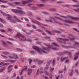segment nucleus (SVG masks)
Wrapping results in <instances>:
<instances>
[{"instance_id": "c9c22d12", "label": "nucleus", "mask_w": 79, "mask_h": 79, "mask_svg": "<svg viewBox=\"0 0 79 79\" xmlns=\"http://www.w3.org/2000/svg\"><path fill=\"white\" fill-rule=\"evenodd\" d=\"M0 21H1V22L2 23H5V21L1 18H0Z\"/></svg>"}, {"instance_id": "dca6fc26", "label": "nucleus", "mask_w": 79, "mask_h": 79, "mask_svg": "<svg viewBox=\"0 0 79 79\" xmlns=\"http://www.w3.org/2000/svg\"><path fill=\"white\" fill-rule=\"evenodd\" d=\"M65 53H69V57L70 58H71V57H72V54H71V53L69 52L68 51H66L65 52Z\"/></svg>"}, {"instance_id": "c756f323", "label": "nucleus", "mask_w": 79, "mask_h": 79, "mask_svg": "<svg viewBox=\"0 0 79 79\" xmlns=\"http://www.w3.org/2000/svg\"><path fill=\"white\" fill-rule=\"evenodd\" d=\"M36 31H38V32H43V31L42 30H41L39 29H37L36 30Z\"/></svg>"}, {"instance_id": "423d86ee", "label": "nucleus", "mask_w": 79, "mask_h": 79, "mask_svg": "<svg viewBox=\"0 0 79 79\" xmlns=\"http://www.w3.org/2000/svg\"><path fill=\"white\" fill-rule=\"evenodd\" d=\"M52 62V60H50L49 61L47 62V64L46 65V67H45V69H48V68L49 66H50V63Z\"/></svg>"}, {"instance_id": "0e129e2a", "label": "nucleus", "mask_w": 79, "mask_h": 79, "mask_svg": "<svg viewBox=\"0 0 79 79\" xmlns=\"http://www.w3.org/2000/svg\"><path fill=\"white\" fill-rule=\"evenodd\" d=\"M79 64V61H77V62L75 63V66H77V65Z\"/></svg>"}, {"instance_id": "37998d69", "label": "nucleus", "mask_w": 79, "mask_h": 79, "mask_svg": "<svg viewBox=\"0 0 79 79\" xmlns=\"http://www.w3.org/2000/svg\"><path fill=\"white\" fill-rule=\"evenodd\" d=\"M73 7H79V5H72Z\"/></svg>"}, {"instance_id": "603ef678", "label": "nucleus", "mask_w": 79, "mask_h": 79, "mask_svg": "<svg viewBox=\"0 0 79 79\" xmlns=\"http://www.w3.org/2000/svg\"><path fill=\"white\" fill-rule=\"evenodd\" d=\"M28 41L29 42H32V40L29 38H28L27 40V41Z\"/></svg>"}, {"instance_id": "a211bd4d", "label": "nucleus", "mask_w": 79, "mask_h": 79, "mask_svg": "<svg viewBox=\"0 0 79 79\" xmlns=\"http://www.w3.org/2000/svg\"><path fill=\"white\" fill-rule=\"evenodd\" d=\"M66 59H67V58H68V57H64V58H63L62 57H61L60 58V61L61 62H63V61H64V60H65L66 59Z\"/></svg>"}, {"instance_id": "a878e982", "label": "nucleus", "mask_w": 79, "mask_h": 79, "mask_svg": "<svg viewBox=\"0 0 79 79\" xmlns=\"http://www.w3.org/2000/svg\"><path fill=\"white\" fill-rule=\"evenodd\" d=\"M73 11H76V12H79V8H77L76 9H73Z\"/></svg>"}, {"instance_id": "7c9ffc66", "label": "nucleus", "mask_w": 79, "mask_h": 79, "mask_svg": "<svg viewBox=\"0 0 79 79\" xmlns=\"http://www.w3.org/2000/svg\"><path fill=\"white\" fill-rule=\"evenodd\" d=\"M14 3L16 4V5H19L21 4V2H14Z\"/></svg>"}, {"instance_id": "bb28decb", "label": "nucleus", "mask_w": 79, "mask_h": 79, "mask_svg": "<svg viewBox=\"0 0 79 79\" xmlns=\"http://www.w3.org/2000/svg\"><path fill=\"white\" fill-rule=\"evenodd\" d=\"M45 21H46V22H50V23H53V20L51 19H50V20H49L46 19Z\"/></svg>"}, {"instance_id": "a18cd8bd", "label": "nucleus", "mask_w": 79, "mask_h": 79, "mask_svg": "<svg viewBox=\"0 0 79 79\" xmlns=\"http://www.w3.org/2000/svg\"><path fill=\"white\" fill-rule=\"evenodd\" d=\"M56 3H59V4H60L61 3H63V2L61 1H57L56 2Z\"/></svg>"}, {"instance_id": "5fc2aeb1", "label": "nucleus", "mask_w": 79, "mask_h": 79, "mask_svg": "<svg viewBox=\"0 0 79 79\" xmlns=\"http://www.w3.org/2000/svg\"><path fill=\"white\" fill-rule=\"evenodd\" d=\"M20 60L22 61V62H24V59H23V58L20 57Z\"/></svg>"}, {"instance_id": "cd10ccee", "label": "nucleus", "mask_w": 79, "mask_h": 79, "mask_svg": "<svg viewBox=\"0 0 79 79\" xmlns=\"http://www.w3.org/2000/svg\"><path fill=\"white\" fill-rule=\"evenodd\" d=\"M16 50L19 52H23V50L18 48H16Z\"/></svg>"}, {"instance_id": "de8ad7c7", "label": "nucleus", "mask_w": 79, "mask_h": 79, "mask_svg": "<svg viewBox=\"0 0 79 79\" xmlns=\"http://www.w3.org/2000/svg\"><path fill=\"white\" fill-rule=\"evenodd\" d=\"M13 67V65H10L8 67L7 69H9L10 68H12Z\"/></svg>"}, {"instance_id": "9d476101", "label": "nucleus", "mask_w": 79, "mask_h": 79, "mask_svg": "<svg viewBox=\"0 0 79 79\" xmlns=\"http://www.w3.org/2000/svg\"><path fill=\"white\" fill-rule=\"evenodd\" d=\"M52 32L53 33H57V34H61V32L58 31L53 30L52 31Z\"/></svg>"}, {"instance_id": "393cba45", "label": "nucleus", "mask_w": 79, "mask_h": 79, "mask_svg": "<svg viewBox=\"0 0 79 79\" xmlns=\"http://www.w3.org/2000/svg\"><path fill=\"white\" fill-rule=\"evenodd\" d=\"M5 70V67H4L3 69H0V73H2L3 71Z\"/></svg>"}, {"instance_id": "864d4df0", "label": "nucleus", "mask_w": 79, "mask_h": 79, "mask_svg": "<svg viewBox=\"0 0 79 79\" xmlns=\"http://www.w3.org/2000/svg\"><path fill=\"white\" fill-rule=\"evenodd\" d=\"M52 48V50H58V48Z\"/></svg>"}, {"instance_id": "f8f14e48", "label": "nucleus", "mask_w": 79, "mask_h": 79, "mask_svg": "<svg viewBox=\"0 0 79 79\" xmlns=\"http://www.w3.org/2000/svg\"><path fill=\"white\" fill-rule=\"evenodd\" d=\"M17 36L18 37H19V38L20 37H23V35L19 33L17 34Z\"/></svg>"}, {"instance_id": "49530a36", "label": "nucleus", "mask_w": 79, "mask_h": 79, "mask_svg": "<svg viewBox=\"0 0 79 79\" xmlns=\"http://www.w3.org/2000/svg\"><path fill=\"white\" fill-rule=\"evenodd\" d=\"M69 38L70 40H74L75 39L74 38H70L69 37Z\"/></svg>"}, {"instance_id": "bf43d9fd", "label": "nucleus", "mask_w": 79, "mask_h": 79, "mask_svg": "<svg viewBox=\"0 0 79 79\" xmlns=\"http://www.w3.org/2000/svg\"><path fill=\"white\" fill-rule=\"evenodd\" d=\"M44 14L45 15H50V14H49V13L47 12H44Z\"/></svg>"}, {"instance_id": "6e6552de", "label": "nucleus", "mask_w": 79, "mask_h": 79, "mask_svg": "<svg viewBox=\"0 0 79 79\" xmlns=\"http://www.w3.org/2000/svg\"><path fill=\"white\" fill-rule=\"evenodd\" d=\"M31 21L33 23H35V24H38V25H40V22L37 21H34L33 20L31 19Z\"/></svg>"}, {"instance_id": "09e8293b", "label": "nucleus", "mask_w": 79, "mask_h": 79, "mask_svg": "<svg viewBox=\"0 0 79 79\" xmlns=\"http://www.w3.org/2000/svg\"><path fill=\"white\" fill-rule=\"evenodd\" d=\"M24 19L25 21H27V22H29V20L27 19V18H24Z\"/></svg>"}, {"instance_id": "f3484780", "label": "nucleus", "mask_w": 79, "mask_h": 79, "mask_svg": "<svg viewBox=\"0 0 79 79\" xmlns=\"http://www.w3.org/2000/svg\"><path fill=\"white\" fill-rule=\"evenodd\" d=\"M49 11H55L56 10V9L55 8H52L49 9Z\"/></svg>"}, {"instance_id": "f704fd0d", "label": "nucleus", "mask_w": 79, "mask_h": 79, "mask_svg": "<svg viewBox=\"0 0 79 79\" xmlns=\"http://www.w3.org/2000/svg\"><path fill=\"white\" fill-rule=\"evenodd\" d=\"M62 6L63 7H67L68 6H69V5L65 4L64 5H62Z\"/></svg>"}, {"instance_id": "c85d7f7f", "label": "nucleus", "mask_w": 79, "mask_h": 79, "mask_svg": "<svg viewBox=\"0 0 79 79\" xmlns=\"http://www.w3.org/2000/svg\"><path fill=\"white\" fill-rule=\"evenodd\" d=\"M72 19H75V20H79V17H72Z\"/></svg>"}, {"instance_id": "7ed1b4c3", "label": "nucleus", "mask_w": 79, "mask_h": 79, "mask_svg": "<svg viewBox=\"0 0 79 79\" xmlns=\"http://www.w3.org/2000/svg\"><path fill=\"white\" fill-rule=\"evenodd\" d=\"M55 18H56V19H59V20H60V21H63L64 23H71L73 24V23H74V22H72L71 21L68 20H63L57 16H55Z\"/></svg>"}, {"instance_id": "680f3d73", "label": "nucleus", "mask_w": 79, "mask_h": 79, "mask_svg": "<svg viewBox=\"0 0 79 79\" xmlns=\"http://www.w3.org/2000/svg\"><path fill=\"white\" fill-rule=\"evenodd\" d=\"M32 60L31 59H30V60H29V63L30 64H31V63H32Z\"/></svg>"}, {"instance_id": "4be33fe9", "label": "nucleus", "mask_w": 79, "mask_h": 79, "mask_svg": "<svg viewBox=\"0 0 79 79\" xmlns=\"http://www.w3.org/2000/svg\"><path fill=\"white\" fill-rule=\"evenodd\" d=\"M55 60H56L55 58H54L53 59V60L52 64L53 66H54L55 65Z\"/></svg>"}, {"instance_id": "1a4fd4ad", "label": "nucleus", "mask_w": 79, "mask_h": 79, "mask_svg": "<svg viewBox=\"0 0 79 79\" xmlns=\"http://www.w3.org/2000/svg\"><path fill=\"white\" fill-rule=\"evenodd\" d=\"M2 45L4 46V47H8L7 44L5 43V42L4 41H2Z\"/></svg>"}, {"instance_id": "72a5a7b5", "label": "nucleus", "mask_w": 79, "mask_h": 79, "mask_svg": "<svg viewBox=\"0 0 79 79\" xmlns=\"http://www.w3.org/2000/svg\"><path fill=\"white\" fill-rule=\"evenodd\" d=\"M75 71L76 73H77V75H79V73L78 72V69H76Z\"/></svg>"}, {"instance_id": "9b49d317", "label": "nucleus", "mask_w": 79, "mask_h": 79, "mask_svg": "<svg viewBox=\"0 0 79 79\" xmlns=\"http://www.w3.org/2000/svg\"><path fill=\"white\" fill-rule=\"evenodd\" d=\"M74 56V57L73 58V60L74 61H76V60H77L78 59V58H79V57L78 56H77V55H76V54H75Z\"/></svg>"}, {"instance_id": "f03ea898", "label": "nucleus", "mask_w": 79, "mask_h": 79, "mask_svg": "<svg viewBox=\"0 0 79 79\" xmlns=\"http://www.w3.org/2000/svg\"><path fill=\"white\" fill-rule=\"evenodd\" d=\"M11 11L15 13L19 14L20 15H25L26 14V12H25V11L22 10L12 9Z\"/></svg>"}, {"instance_id": "2eb2a0df", "label": "nucleus", "mask_w": 79, "mask_h": 79, "mask_svg": "<svg viewBox=\"0 0 79 79\" xmlns=\"http://www.w3.org/2000/svg\"><path fill=\"white\" fill-rule=\"evenodd\" d=\"M2 53H3V54H4V55H10V52H2Z\"/></svg>"}, {"instance_id": "338daca9", "label": "nucleus", "mask_w": 79, "mask_h": 79, "mask_svg": "<svg viewBox=\"0 0 79 79\" xmlns=\"http://www.w3.org/2000/svg\"><path fill=\"white\" fill-rule=\"evenodd\" d=\"M28 14L29 15H32V13L31 12H28Z\"/></svg>"}, {"instance_id": "aec40b11", "label": "nucleus", "mask_w": 79, "mask_h": 79, "mask_svg": "<svg viewBox=\"0 0 79 79\" xmlns=\"http://www.w3.org/2000/svg\"><path fill=\"white\" fill-rule=\"evenodd\" d=\"M37 6L39 7H42L45 6V5L44 4H37Z\"/></svg>"}, {"instance_id": "8fccbe9b", "label": "nucleus", "mask_w": 79, "mask_h": 79, "mask_svg": "<svg viewBox=\"0 0 79 79\" xmlns=\"http://www.w3.org/2000/svg\"><path fill=\"white\" fill-rule=\"evenodd\" d=\"M60 16L61 17H62V18H64V19H67L68 18L66 17L65 16L60 15Z\"/></svg>"}, {"instance_id": "ea45409f", "label": "nucleus", "mask_w": 79, "mask_h": 79, "mask_svg": "<svg viewBox=\"0 0 79 79\" xmlns=\"http://www.w3.org/2000/svg\"><path fill=\"white\" fill-rule=\"evenodd\" d=\"M1 56H2L3 57V58H6V59H7V57L5 56L2 54L1 55Z\"/></svg>"}, {"instance_id": "052dcab7", "label": "nucleus", "mask_w": 79, "mask_h": 79, "mask_svg": "<svg viewBox=\"0 0 79 79\" xmlns=\"http://www.w3.org/2000/svg\"><path fill=\"white\" fill-rule=\"evenodd\" d=\"M23 70H22V71H21V73H19L20 75V76H21V75H22V74H23Z\"/></svg>"}, {"instance_id": "3c124183", "label": "nucleus", "mask_w": 79, "mask_h": 79, "mask_svg": "<svg viewBox=\"0 0 79 79\" xmlns=\"http://www.w3.org/2000/svg\"><path fill=\"white\" fill-rule=\"evenodd\" d=\"M48 48H52V47H53V46H50L48 45Z\"/></svg>"}, {"instance_id": "e2e57ef3", "label": "nucleus", "mask_w": 79, "mask_h": 79, "mask_svg": "<svg viewBox=\"0 0 79 79\" xmlns=\"http://www.w3.org/2000/svg\"><path fill=\"white\" fill-rule=\"evenodd\" d=\"M9 40H12V41H14V40L12 38H8Z\"/></svg>"}, {"instance_id": "ddd939ff", "label": "nucleus", "mask_w": 79, "mask_h": 79, "mask_svg": "<svg viewBox=\"0 0 79 79\" xmlns=\"http://www.w3.org/2000/svg\"><path fill=\"white\" fill-rule=\"evenodd\" d=\"M49 18H50V19H53L54 21V23H58V22H57V21H56L55 20V18H54L52 17H49Z\"/></svg>"}, {"instance_id": "39448f33", "label": "nucleus", "mask_w": 79, "mask_h": 79, "mask_svg": "<svg viewBox=\"0 0 79 79\" xmlns=\"http://www.w3.org/2000/svg\"><path fill=\"white\" fill-rule=\"evenodd\" d=\"M0 12H1V13L3 15V16H7V19H8V20H11V18H12V17H11V16H10L9 14H6V13L3 12L1 10H0Z\"/></svg>"}, {"instance_id": "2f4dec72", "label": "nucleus", "mask_w": 79, "mask_h": 79, "mask_svg": "<svg viewBox=\"0 0 79 79\" xmlns=\"http://www.w3.org/2000/svg\"><path fill=\"white\" fill-rule=\"evenodd\" d=\"M71 72L70 73V76H72L73 73V70H71Z\"/></svg>"}, {"instance_id": "79ce46f5", "label": "nucleus", "mask_w": 79, "mask_h": 79, "mask_svg": "<svg viewBox=\"0 0 79 79\" xmlns=\"http://www.w3.org/2000/svg\"><path fill=\"white\" fill-rule=\"evenodd\" d=\"M37 7H32V9L33 10H37Z\"/></svg>"}, {"instance_id": "b1692460", "label": "nucleus", "mask_w": 79, "mask_h": 79, "mask_svg": "<svg viewBox=\"0 0 79 79\" xmlns=\"http://www.w3.org/2000/svg\"><path fill=\"white\" fill-rule=\"evenodd\" d=\"M45 31H46V32H47V33H48V34L49 35H52V33L51 32H50L48 30H45Z\"/></svg>"}, {"instance_id": "e433bc0d", "label": "nucleus", "mask_w": 79, "mask_h": 79, "mask_svg": "<svg viewBox=\"0 0 79 79\" xmlns=\"http://www.w3.org/2000/svg\"><path fill=\"white\" fill-rule=\"evenodd\" d=\"M27 66L25 67V68H24L23 69H22V70H23V71H26V70H27Z\"/></svg>"}, {"instance_id": "c03bdc74", "label": "nucleus", "mask_w": 79, "mask_h": 79, "mask_svg": "<svg viewBox=\"0 0 79 79\" xmlns=\"http://www.w3.org/2000/svg\"><path fill=\"white\" fill-rule=\"evenodd\" d=\"M50 71L51 72H52V71H53L54 70V68H52L51 67H50Z\"/></svg>"}, {"instance_id": "473e14b6", "label": "nucleus", "mask_w": 79, "mask_h": 79, "mask_svg": "<svg viewBox=\"0 0 79 79\" xmlns=\"http://www.w3.org/2000/svg\"><path fill=\"white\" fill-rule=\"evenodd\" d=\"M6 42L9 44H10V45H13V43H11V42H10L9 41H7Z\"/></svg>"}, {"instance_id": "4c0bfd02", "label": "nucleus", "mask_w": 79, "mask_h": 79, "mask_svg": "<svg viewBox=\"0 0 79 79\" xmlns=\"http://www.w3.org/2000/svg\"><path fill=\"white\" fill-rule=\"evenodd\" d=\"M36 19H38V20H39V21H41V19L39 17H35Z\"/></svg>"}, {"instance_id": "4d7b16f0", "label": "nucleus", "mask_w": 79, "mask_h": 79, "mask_svg": "<svg viewBox=\"0 0 79 79\" xmlns=\"http://www.w3.org/2000/svg\"><path fill=\"white\" fill-rule=\"evenodd\" d=\"M12 70H13V69H11L10 70V69H9L8 70V71H7L8 73H10L11 72V71H12Z\"/></svg>"}, {"instance_id": "13d9d810", "label": "nucleus", "mask_w": 79, "mask_h": 79, "mask_svg": "<svg viewBox=\"0 0 79 79\" xmlns=\"http://www.w3.org/2000/svg\"><path fill=\"white\" fill-rule=\"evenodd\" d=\"M75 45H79V43L77 42H75Z\"/></svg>"}, {"instance_id": "f257e3e1", "label": "nucleus", "mask_w": 79, "mask_h": 79, "mask_svg": "<svg viewBox=\"0 0 79 79\" xmlns=\"http://www.w3.org/2000/svg\"><path fill=\"white\" fill-rule=\"evenodd\" d=\"M32 48L33 49H34V50H37L40 54H42V52H43L44 53H47V52L50 51V49L45 47H43L42 48L43 49L39 47H37L35 46H33Z\"/></svg>"}, {"instance_id": "0eeeda50", "label": "nucleus", "mask_w": 79, "mask_h": 79, "mask_svg": "<svg viewBox=\"0 0 79 79\" xmlns=\"http://www.w3.org/2000/svg\"><path fill=\"white\" fill-rule=\"evenodd\" d=\"M59 39H60V40H62L63 41H64V42H62V43H63V44H66V42H65V40H66V41H68V40H69L68 39H64L63 38H59Z\"/></svg>"}, {"instance_id": "4468645a", "label": "nucleus", "mask_w": 79, "mask_h": 79, "mask_svg": "<svg viewBox=\"0 0 79 79\" xmlns=\"http://www.w3.org/2000/svg\"><path fill=\"white\" fill-rule=\"evenodd\" d=\"M23 37H22V39H21L20 40H23V41H27V40L26 39V38L24 36H23Z\"/></svg>"}, {"instance_id": "412c9836", "label": "nucleus", "mask_w": 79, "mask_h": 79, "mask_svg": "<svg viewBox=\"0 0 79 79\" xmlns=\"http://www.w3.org/2000/svg\"><path fill=\"white\" fill-rule=\"evenodd\" d=\"M32 73V70L29 69L28 70V75H30Z\"/></svg>"}, {"instance_id": "20e7f679", "label": "nucleus", "mask_w": 79, "mask_h": 79, "mask_svg": "<svg viewBox=\"0 0 79 79\" xmlns=\"http://www.w3.org/2000/svg\"><path fill=\"white\" fill-rule=\"evenodd\" d=\"M32 1L31 0H25L21 2L22 4H20V6H24L26 5V3H29L32 2Z\"/></svg>"}, {"instance_id": "6e6d98bb", "label": "nucleus", "mask_w": 79, "mask_h": 79, "mask_svg": "<svg viewBox=\"0 0 79 79\" xmlns=\"http://www.w3.org/2000/svg\"><path fill=\"white\" fill-rule=\"evenodd\" d=\"M43 61L42 60H40L39 61V64H42V63Z\"/></svg>"}, {"instance_id": "5701e85b", "label": "nucleus", "mask_w": 79, "mask_h": 79, "mask_svg": "<svg viewBox=\"0 0 79 79\" xmlns=\"http://www.w3.org/2000/svg\"><path fill=\"white\" fill-rule=\"evenodd\" d=\"M52 44H53V45H54V46H55L56 47H60V46H59L58 44L55 43H52Z\"/></svg>"}, {"instance_id": "6ab92c4d", "label": "nucleus", "mask_w": 79, "mask_h": 79, "mask_svg": "<svg viewBox=\"0 0 79 79\" xmlns=\"http://www.w3.org/2000/svg\"><path fill=\"white\" fill-rule=\"evenodd\" d=\"M18 58V56L15 54L13 55V58H14V59H17Z\"/></svg>"}, {"instance_id": "69168bd1", "label": "nucleus", "mask_w": 79, "mask_h": 79, "mask_svg": "<svg viewBox=\"0 0 79 79\" xmlns=\"http://www.w3.org/2000/svg\"><path fill=\"white\" fill-rule=\"evenodd\" d=\"M0 27H3V25L1 23H0Z\"/></svg>"}, {"instance_id": "a19ab883", "label": "nucleus", "mask_w": 79, "mask_h": 79, "mask_svg": "<svg viewBox=\"0 0 79 79\" xmlns=\"http://www.w3.org/2000/svg\"><path fill=\"white\" fill-rule=\"evenodd\" d=\"M74 48L73 47L69 46L66 47V48Z\"/></svg>"}, {"instance_id": "774afa93", "label": "nucleus", "mask_w": 79, "mask_h": 79, "mask_svg": "<svg viewBox=\"0 0 79 79\" xmlns=\"http://www.w3.org/2000/svg\"><path fill=\"white\" fill-rule=\"evenodd\" d=\"M32 27H33V28H34V29H36V27L34 25H32Z\"/></svg>"}, {"instance_id": "58836bf2", "label": "nucleus", "mask_w": 79, "mask_h": 79, "mask_svg": "<svg viewBox=\"0 0 79 79\" xmlns=\"http://www.w3.org/2000/svg\"><path fill=\"white\" fill-rule=\"evenodd\" d=\"M9 64H10L9 63H6L4 64H3V66H5L6 65L8 66V65H9Z\"/></svg>"}]
</instances>
